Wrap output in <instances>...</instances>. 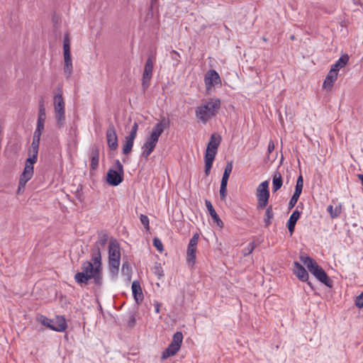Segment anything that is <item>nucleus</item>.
I'll return each mask as SVG.
<instances>
[{"label": "nucleus", "instance_id": "obj_29", "mask_svg": "<svg viewBox=\"0 0 363 363\" xmlns=\"http://www.w3.org/2000/svg\"><path fill=\"white\" fill-rule=\"evenodd\" d=\"M274 214L272 206L266 207V211L264 217V227L268 228L272 224V220L274 218Z\"/></svg>", "mask_w": 363, "mask_h": 363}, {"label": "nucleus", "instance_id": "obj_12", "mask_svg": "<svg viewBox=\"0 0 363 363\" xmlns=\"http://www.w3.org/2000/svg\"><path fill=\"white\" fill-rule=\"evenodd\" d=\"M169 119L162 116L161 117L160 121L153 126L150 134L159 139L160 136L162 134L164 130L167 128H169Z\"/></svg>", "mask_w": 363, "mask_h": 363}, {"label": "nucleus", "instance_id": "obj_32", "mask_svg": "<svg viewBox=\"0 0 363 363\" xmlns=\"http://www.w3.org/2000/svg\"><path fill=\"white\" fill-rule=\"evenodd\" d=\"M327 211L330 213V217L332 218H335L340 216L341 213V207L335 206V208H333L332 205H330L328 206Z\"/></svg>", "mask_w": 363, "mask_h": 363}, {"label": "nucleus", "instance_id": "obj_48", "mask_svg": "<svg viewBox=\"0 0 363 363\" xmlns=\"http://www.w3.org/2000/svg\"><path fill=\"white\" fill-rule=\"evenodd\" d=\"M233 170V162H228L225 167L224 172L231 173Z\"/></svg>", "mask_w": 363, "mask_h": 363}, {"label": "nucleus", "instance_id": "obj_9", "mask_svg": "<svg viewBox=\"0 0 363 363\" xmlns=\"http://www.w3.org/2000/svg\"><path fill=\"white\" fill-rule=\"evenodd\" d=\"M152 71L153 61L151 57H149L145 65L144 71L143 74L142 86L144 90L147 89L149 87L150 82L152 77Z\"/></svg>", "mask_w": 363, "mask_h": 363}, {"label": "nucleus", "instance_id": "obj_46", "mask_svg": "<svg viewBox=\"0 0 363 363\" xmlns=\"http://www.w3.org/2000/svg\"><path fill=\"white\" fill-rule=\"evenodd\" d=\"M159 139H157V138H155V136H153L152 135H150L145 140V142L147 143H154V144H157V142H158Z\"/></svg>", "mask_w": 363, "mask_h": 363}, {"label": "nucleus", "instance_id": "obj_13", "mask_svg": "<svg viewBox=\"0 0 363 363\" xmlns=\"http://www.w3.org/2000/svg\"><path fill=\"white\" fill-rule=\"evenodd\" d=\"M294 273L302 281H307L311 289H313L311 281H308V273L306 269L298 262L294 263Z\"/></svg>", "mask_w": 363, "mask_h": 363}, {"label": "nucleus", "instance_id": "obj_58", "mask_svg": "<svg viewBox=\"0 0 363 363\" xmlns=\"http://www.w3.org/2000/svg\"><path fill=\"white\" fill-rule=\"evenodd\" d=\"M211 172V168H206L205 167V174L206 176H208Z\"/></svg>", "mask_w": 363, "mask_h": 363}, {"label": "nucleus", "instance_id": "obj_1", "mask_svg": "<svg viewBox=\"0 0 363 363\" xmlns=\"http://www.w3.org/2000/svg\"><path fill=\"white\" fill-rule=\"evenodd\" d=\"M82 271L74 275V280L79 284H88L93 279L96 285L101 286L103 283L101 253V250L91 249V262L86 261L82 264Z\"/></svg>", "mask_w": 363, "mask_h": 363}, {"label": "nucleus", "instance_id": "obj_28", "mask_svg": "<svg viewBox=\"0 0 363 363\" xmlns=\"http://www.w3.org/2000/svg\"><path fill=\"white\" fill-rule=\"evenodd\" d=\"M156 145L157 144L145 142L141 147L142 157H143L145 159H147L150 154L154 151Z\"/></svg>", "mask_w": 363, "mask_h": 363}, {"label": "nucleus", "instance_id": "obj_31", "mask_svg": "<svg viewBox=\"0 0 363 363\" xmlns=\"http://www.w3.org/2000/svg\"><path fill=\"white\" fill-rule=\"evenodd\" d=\"M134 138L126 136L125 138V141L123 145V154L128 155L133 148L134 143Z\"/></svg>", "mask_w": 363, "mask_h": 363}, {"label": "nucleus", "instance_id": "obj_42", "mask_svg": "<svg viewBox=\"0 0 363 363\" xmlns=\"http://www.w3.org/2000/svg\"><path fill=\"white\" fill-rule=\"evenodd\" d=\"M142 224L145 226L147 230H149V218L147 216L141 214L140 216Z\"/></svg>", "mask_w": 363, "mask_h": 363}, {"label": "nucleus", "instance_id": "obj_34", "mask_svg": "<svg viewBox=\"0 0 363 363\" xmlns=\"http://www.w3.org/2000/svg\"><path fill=\"white\" fill-rule=\"evenodd\" d=\"M303 186V179L302 175H300L296 180V184L295 186L294 193L296 194L301 195V194L302 192Z\"/></svg>", "mask_w": 363, "mask_h": 363}, {"label": "nucleus", "instance_id": "obj_14", "mask_svg": "<svg viewBox=\"0 0 363 363\" xmlns=\"http://www.w3.org/2000/svg\"><path fill=\"white\" fill-rule=\"evenodd\" d=\"M123 174L113 169H109L106 176L107 182L111 186H118L123 182Z\"/></svg>", "mask_w": 363, "mask_h": 363}, {"label": "nucleus", "instance_id": "obj_49", "mask_svg": "<svg viewBox=\"0 0 363 363\" xmlns=\"http://www.w3.org/2000/svg\"><path fill=\"white\" fill-rule=\"evenodd\" d=\"M170 54H171V57H172L174 60H175V61H177V62H179V57H180V55H179V54L177 51H175V50H172V51L170 52Z\"/></svg>", "mask_w": 363, "mask_h": 363}, {"label": "nucleus", "instance_id": "obj_23", "mask_svg": "<svg viewBox=\"0 0 363 363\" xmlns=\"http://www.w3.org/2000/svg\"><path fill=\"white\" fill-rule=\"evenodd\" d=\"M46 118L45 108L44 107V101L42 99L40 101L39 113L37 121V127L44 128V123Z\"/></svg>", "mask_w": 363, "mask_h": 363}, {"label": "nucleus", "instance_id": "obj_54", "mask_svg": "<svg viewBox=\"0 0 363 363\" xmlns=\"http://www.w3.org/2000/svg\"><path fill=\"white\" fill-rule=\"evenodd\" d=\"M230 173L223 172L222 179L225 181H228Z\"/></svg>", "mask_w": 363, "mask_h": 363}, {"label": "nucleus", "instance_id": "obj_22", "mask_svg": "<svg viewBox=\"0 0 363 363\" xmlns=\"http://www.w3.org/2000/svg\"><path fill=\"white\" fill-rule=\"evenodd\" d=\"M221 142V137L220 135L213 133L211 135L210 140L208 143L207 150H216L217 152L218 147Z\"/></svg>", "mask_w": 363, "mask_h": 363}, {"label": "nucleus", "instance_id": "obj_8", "mask_svg": "<svg viewBox=\"0 0 363 363\" xmlns=\"http://www.w3.org/2000/svg\"><path fill=\"white\" fill-rule=\"evenodd\" d=\"M199 235L196 233L191 238L187 250H186V262L189 265L193 266L196 262V252Z\"/></svg>", "mask_w": 363, "mask_h": 363}, {"label": "nucleus", "instance_id": "obj_55", "mask_svg": "<svg viewBox=\"0 0 363 363\" xmlns=\"http://www.w3.org/2000/svg\"><path fill=\"white\" fill-rule=\"evenodd\" d=\"M228 181L221 179L220 187L227 188Z\"/></svg>", "mask_w": 363, "mask_h": 363}, {"label": "nucleus", "instance_id": "obj_21", "mask_svg": "<svg viewBox=\"0 0 363 363\" xmlns=\"http://www.w3.org/2000/svg\"><path fill=\"white\" fill-rule=\"evenodd\" d=\"M337 72L330 69L323 82V88L330 89L333 86L334 82L337 80Z\"/></svg>", "mask_w": 363, "mask_h": 363}, {"label": "nucleus", "instance_id": "obj_53", "mask_svg": "<svg viewBox=\"0 0 363 363\" xmlns=\"http://www.w3.org/2000/svg\"><path fill=\"white\" fill-rule=\"evenodd\" d=\"M154 306H155V313H158L160 312V304L158 302H155L154 303Z\"/></svg>", "mask_w": 363, "mask_h": 363}, {"label": "nucleus", "instance_id": "obj_16", "mask_svg": "<svg viewBox=\"0 0 363 363\" xmlns=\"http://www.w3.org/2000/svg\"><path fill=\"white\" fill-rule=\"evenodd\" d=\"M132 291L133 295L135 301L138 303H140L143 300V294L142 291V288L140 286V282L138 281H133L132 283Z\"/></svg>", "mask_w": 363, "mask_h": 363}, {"label": "nucleus", "instance_id": "obj_18", "mask_svg": "<svg viewBox=\"0 0 363 363\" xmlns=\"http://www.w3.org/2000/svg\"><path fill=\"white\" fill-rule=\"evenodd\" d=\"M91 168L96 169L99 165V147L96 145H94L91 149Z\"/></svg>", "mask_w": 363, "mask_h": 363}, {"label": "nucleus", "instance_id": "obj_37", "mask_svg": "<svg viewBox=\"0 0 363 363\" xmlns=\"http://www.w3.org/2000/svg\"><path fill=\"white\" fill-rule=\"evenodd\" d=\"M63 50H64V53H66L67 52H70L69 38V35L67 33L65 34L64 36Z\"/></svg>", "mask_w": 363, "mask_h": 363}, {"label": "nucleus", "instance_id": "obj_26", "mask_svg": "<svg viewBox=\"0 0 363 363\" xmlns=\"http://www.w3.org/2000/svg\"><path fill=\"white\" fill-rule=\"evenodd\" d=\"M349 60V56L345 54L342 55L338 60L335 62L334 65L331 67V70H333L334 72H336L338 73V71L340 68L345 67Z\"/></svg>", "mask_w": 363, "mask_h": 363}, {"label": "nucleus", "instance_id": "obj_40", "mask_svg": "<svg viewBox=\"0 0 363 363\" xmlns=\"http://www.w3.org/2000/svg\"><path fill=\"white\" fill-rule=\"evenodd\" d=\"M154 273L158 277L159 279L163 277V270L162 269L160 264H155L154 267Z\"/></svg>", "mask_w": 363, "mask_h": 363}, {"label": "nucleus", "instance_id": "obj_10", "mask_svg": "<svg viewBox=\"0 0 363 363\" xmlns=\"http://www.w3.org/2000/svg\"><path fill=\"white\" fill-rule=\"evenodd\" d=\"M204 82L207 90H211L216 84H221V79L214 69L208 70L204 77Z\"/></svg>", "mask_w": 363, "mask_h": 363}, {"label": "nucleus", "instance_id": "obj_50", "mask_svg": "<svg viewBox=\"0 0 363 363\" xmlns=\"http://www.w3.org/2000/svg\"><path fill=\"white\" fill-rule=\"evenodd\" d=\"M40 140L33 138V142L31 143V147H38L39 148Z\"/></svg>", "mask_w": 363, "mask_h": 363}, {"label": "nucleus", "instance_id": "obj_5", "mask_svg": "<svg viewBox=\"0 0 363 363\" xmlns=\"http://www.w3.org/2000/svg\"><path fill=\"white\" fill-rule=\"evenodd\" d=\"M57 91L58 92L54 95L53 105L57 126L61 128L65 123V104L61 89L58 88Z\"/></svg>", "mask_w": 363, "mask_h": 363}, {"label": "nucleus", "instance_id": "obj_20", "mask_svg": "<svg viewBox=\"0 0 363 363\" xmlns=\"http://www.w3.org/2000/svg\"><path fill=\"white\" fill-rule=\"evenodd\" d=\"M300 212L298 210H296L291 213V215L289 217V219L288 220L287 228L291 235L294 232L295 225L297 220L300 218Z\"/></svg>", "mask_w": 363, "mask_h": 363}, {"label": "nucleus", "instance_id": "obj_57", "mask_svg": "<svg viewBox=\"0 0 363 363\" xmlns=\"http://www.w3.org/2000/svg\"><path fill=\"white\" fill-rule=\"evenodd\" d=\"M128 267H129V264H128V262H123V265H122V270H123H123H125V268H126V269H128Z\"/></svg>", "mask_w": 363, "mask_h": 363}, {"label": "nucleus", "instance_id": "obj_25", "mask_svg": "<svg viewBox=\"0 0 363 363\" xmlns=\"http://www.w3.org/2000/svg\"><path fill=\"white\" fill-rule=\"evenodd\" d=\"M179 346H177L174 344H169V346L163 351L161 358L165 359L169 357L175 355L179 350Z\"/></svg>", "mask_w": 363, "mask_h": 363}, {"label": "nucleus", "instance_id": "obj_45", "mask_svg": "<svg viewBox=\"0 0 363 363\" xmlns=\"http://www.w3.org/2000/svg\"><path fill=\"white\" fill-rule=\"evenodd\" d=\"M43 130L44 128H43L37 127L33 134V138L40 140V137Z\"/></svg>", "mask_w": 363, "mask_h": 363}, {"label": "nucleus", "instance_id": "obj_30", "mask_svg": "<svg viewBox=\"0 0 363 363\" xmlns=\"http://www.w3.org/2000/svg\"><path fill=\"white\" fill-rule=\"evenodd\" d=\"M108 239V237L106 233H99L98 240L94 243L92 248H94V249L98 248L99 250H101V247H104V245L107 243Z\"/></svg>", "mask_w": 363, "mask_h": 363}, {"label": "nucleus", "instance_id": "obj_43", "mask_svg": "<svg viewBox=\"0 0 363 363\" xmlns=\"http://www.w3.org/2000/svg\"><path fill=\"white\" fill-rule=\"evenodd\" d=\"M113 166L115 167L114 170L121 172V174H124L123 166L118 160L115 161Z\"/></svg>", "mask_w": 363, "mask_h": 363}, {"label": "nucleus", "instance_id": "obj_38", "mask_svg": "<svg viewBox=\"0 0 363 363\" xmlns=\"http://www.w3.org/2000/svg\"><path fill=\"white\" fill-rule=\"evenodd\" d=\"M138 129V125L136 122H135L131 128V130L129 133V135H128V137L135 139V138L137 136Z\"/></svg>", "mask_w": 363, "mask_h": 363}, {"label": "nucleus", "instance_id": "obj_33", "mask_svg": "<svg viewBox=\"0 0 363 363\" xmlns=\"http://www.w3.org/2000/svg\"><path fill=\"white\" fill-rule=\"evenodd\" d=\"M183 340V334L182 332H177L174 334L171 344H174L181 347Z\"/></svg>", "mask_w": 363, "mask_h": 363}, {"label": "nucleus", "instance_id": "obj_24", "mask_svg": "<svg viewBox=\"0 0 363 363\" xmlns=\"http://www.w3.org/2000/svg\"><path fill=\"white\" fill-rule=\"evenodd\" d=\"M283 184V180L281 174L279 172L276 171L273 174L272 177V190L274 192L277 191L279 189H281Z\"/></svg>", "mask_w": 363, "mask_h": 363}, {"label": "nucleus", "instance_id": "obj_4", "mask_svg": "<svg viewBox=\"0 0 363 363\" xmlns=\"http://www.w3.org/2000/svg\"><path fill=\"white\" fill-rule=\"evenodd\" d=\"M300 259L318 281L330 288L333 286V281L313 259L308 256L301 255Z\"/></svg>", "mask_w": 363, "mask_h": 363}, {"label": "nucleus", "instance_id": "obj_35", "mask_svg": "<svg viewBox=\"0 0 363 363\" xmlns=\"http://www.w3.org/2000/svg\"><path fill=\"white\" fill-rule=\"evenodd\" d=\"M217 152L216 150H206L204 160L213 162Z\"/></svg>", "mask_w": 363, "mask_h": 363}, {"label": "nucleus", "instance_id": "obj_2", "mask_svg": "<svg viewBox=\"0 0 363 363\" xmlns=\"http://www.w3.org/2000/svg\"><path fill=\"white\" fill-rule=\"evenodd\" d=\"M38 147H30V150L28 151L29 157L26 160L23 172L19 179L17 194H20L23 191L26 183L33 176V164L38 160Z\"/></svg>", "mask_w": 363, "mask_h": 363}, {"label": "nucleus", "instance_id": "obj_51", "mask_svg": "<svg viewBox=\"0 0 363 363\" xmlns=\"http://www.w3.org/2000/svg\"><path fill=\"white\" fill-rule=\"evenodd\" d=\"M274 150V144L273 141L270 140L268 144V152L271 153Z\"/></svg>", "mask_w": 363, "mask_h": 363}, {"label": "nucleus", "instance_id": "obj_11", "mask_svg": "<svg viewBox=\"0 0 363 363\" xmlns=\"http://www.w3.org/2000/svg\"><path fill=\"white\" fill-rule=\"evenodd\" d=\"M106 136L108 147L112 150H116L118 146V136L113 123L109 124L106 130Z\"/></svg>", "mask_w": 363, "mask_h": 363}, {"label": "nucleus", "instance_id": "obj_52", "mask_svg": "<svg viewBox=\"0 0 363 363\" xmlns=\"http://www.w3.org/2000/svg\"><path fill=\"white\" fill-rule=\"evenodd\" d=\"M213 162L212 161H207V160H205V167L206 168H211L213 166Z\"/></svg>", "mask_w": 363, "mask_h": 363}, {"label": "nucleus", "instance_id": "obj_44", "mask_svg": "<svg viewBox=\"0 0 363 363\" xmlns=\"http://www.w3.org/2000/svg\"><path fill=\"white\" fill-rule=\"evenodd\" d=\"M355 305L359 308H363V292L357 296L355 300Z\"/></svg>", "mask_w": 363, "mask_h": 363}, {"label": "nucleus", "instance_id": "obj_27", "mask_svg": "<svg viewBox=\"0 0 363 363\" xmlns=\"http://www.w3.org/2000/svg\"><path fill=\"white\" fill-rule=\"evenodd\" d=\"M120 263L121 260L108 259L109 272L113 278H116L118 273Z\"/></svg>", "mask_w": 363, "mask_h": 363}, {"label": "nucleus", "instance_id": "obj_7", "mask_svg": "<svg viewBox=\"0 0 363 363\" xmlns=\"http://www.w3.org/2000/svg\"><path fill=\"white\" fill-rule=\"evenodd\" d=\"M269 199V182L268 181L262 182L257 189V208L264 209L268 205Z\"/></svg>", "mask_w": 363, "mask_h": 363}, {"label": "nucleus", "instance_id": "obj_59", "mask_svg": "<svg viewBox=\"0 0 363 363\" xmlns=\"http://www.w3.org/2000/svg\"><path fill=\"white\" fill-rule=\"evenodd\" d=\"M263 40L266 41V40H267V39L264 37V38H263Z\"/></svg>", "mask_w": 363, "mask_h": 363}, {"label": "nucleus", "instance_id": "obj_6", "mask_svg": "<svg viewBox=\"0 0 363 363\" xmlns=\"http://www.w3.org/2000/svg\"><path fill=\"white\" fill-rule=\"evenodd\" d=\"M39 321L43 325L49 328L50 329L57 331L63 332L67 328V322L63 316H57L56 320H52L46 316L41 315L39 318Z\"/></svg>", "mask_w": 363, "mask_h": 363}, {"label": "nucleus", "instance_id": "obj_41", "mask_svg": "<svg viewBox=\"0 0 363 363\" xmlns=\"http://www.w3.org/2000/svg\"><path fill=\"white\" fill-rule=\"evenodd\" d=\"M153 245L157 248L158 251H163V245L162 241L159 238H155L153 239Z\"/></svg>", "mask_w": 363, "mask_h": 363}, {"label": "nucleus", "instance_id": "obj_36", "mask_svg": "<svg viewBox=\"0 0 363 363\" xmlns=\"http://www.w3.org/2000/svg\"><path fill=\"white\" fill-rule=\"evenodd\" d=\"M257 246V245L255 243V242H250L247 246L246 247L244 248L243 250V255L244 256H247L249 255H250L254 249L255 248V247Z\"/></svg>", "mask_w": 363, "mask_h": 363}, {"label": "nucleus", "instance_id": "obj_15", "mask_svg": "<svg viewBox=\"0 0 363 363\" xmlns=\"http://www.w3.org/2000/svg\"><path fill=\"white\" fill-rule=\"evenodd\" d=\"M108 259L121 260L120 245L116 240H111L109 242Z\"/></svg>", "mask_w": 363, "mask_h": 363}, {"label": "nucleus", "instance_id": "obj_17", "mask_svg": "<svg viewBox=\"0 0 363 363\" xmlns=\"http://www.w3.org/2000/svg\"><path fill=\"white\" fill-rule=\"evenodd\" d=\"M206 206L209 211V213L211 216L212 217L213 221L220 227L223 228V223L221 220V219L219 218L218 215L217 214L216 211H215L211 202L208 200L205 201Z\"/></svg>", "mask_w": 363, "mask_h": 363}, {"label": "nucleus", "instance_id": "obj_39", "mask_svg": "<svg viewBox=\"0 0 363 363\" xmlns=\"http://www.w3.org/2000/svg\"><path fill=\"white\" fill-rule=\"evenodd\" d=\"M299 196H300V195L294 193L292 197L291 198V199L289 202V209L294 207V206L296 205V203L298 201Z\"/></svg>", "mask_w": 363, "mask_h": 363}, {"label": "nucleus", "instance_id": "obj_19", "mask_svg": "<svg viewBox=\"0 0 363 363\" xmlns=\"http://www.w3.org/2000/svg\"><path fill=\"white\" fill-rule=\"evenodd\" d=\"M64 72L67 76V78L68 79L71 76L73 71V66L70 52H67L66 53H64Z\"/></svg>", "mask_w": 363, "mask_h": 363}, {"label": "nucleus", "instance_id": "obj_47", "mask_svg": "<svg viewBox=\"0 0 363 363\" xmlns=\"http://www.w3.org/2000/svg\"><path fill=\"white\" fill-rule=\"evenodd\" d=\"M227 195V188L220 187V197L221 200H225Z\"/></svg>", "mask_w": 363, "mask_h": 363}, {"label": "nucleus", "instance_id": "obj_56", "mask_svg": "<svg viewBox=\"0 0 363 363\" xmlns=\"http://www.w3.org/2000/svg\"><path fill=\"white\" fill-rule=\"evenodd\" d=\"M135 323V317L132 316L130 320V321H129V325L130 326H133Z\"/></svg>", "mask_w": 363, "mask_h": 363}, {"label": "nucleus", "instance_id": "obj_3", "mask_svg": "<svg viewBox=\"0 0 363 363\" xmlns=\"http://www.w3.org/2000/svg\"><path fill=\"white\" fill-rule=\"evenodd\" d=\"M220 106L218 99H210L197 106L196 116L203 123H206L212 117L215 116Z\"/></svg>", "mask_w": 363, "mask_h": 363}]
</instances>
